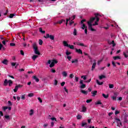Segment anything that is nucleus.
Listing matches in <instances>:
<instances>
[{"instance_id":"nucleus-49","label":"nucleus","mask_w":128,"mask_h":128,"mask_svg":"<svg viewBox=\"0 0 128 128\" xmlns=\"http://www.w3.org/2000/svg\"><path fill=\"white\" fill-rule=\"evenodd\" d=\"M82 78H83L84 80H86V76H81Z\"/></svg>"},{"instance_id":"nucleus-64","label":"nucleus","mask_w":128,"mask_h":128,"mask_svg":"<svg viewBox=\"0 0 128 128\" xmlns=\"http://www.w3.org/2000/svg\"><path fill=\"white\" fill-rule=\"evenodd\" d=\"M88 124L86 123H82V126H86Z\"/></svg>"},{"instance_id":"nucleus-30","label":"nucleus","mask_w":128,"mask_h":128,"mask_svg":"<svg viewBox=\"0 0 128 128\" xmlns=\"http://www.w3.org/2000/svg\"><path fill=\"white\" fill-rule=\"evenodd\" d=\"M15 14H10L9 18H14V16Z\"/></svg>"},{"instance_id":"nucleus-57","label":"nucleus","mask_w":128,"mask_h":128,"mask_svg":"<svg viewBox=\"0 0 128 128\" xmlns=\"http://www.w3.org/2000/svg\"><path fill=\"white\" fill-rule=\"evenodd\" d=\"M5 118H6V120H9L10 118V116H4Z\"/></svg>"},{"instance_id":"nucleus-63","label":"nucleus","mask_w":128,"mask_h":128,"mask_svg":"<svg viewBox=\"0 0 128 128\" xmlns=\"http://www.w3.org/2000/svg\"><path fill=\"white\" fill-rule=\"evenodd\" d=\"M48 126V124H44L43 126L44 128H46Z\"/></svg>"},{"instance_id":"nucleus-25","label":"nucleus","mask_w":128,"mask_h":128,"mask_svg":"<svg viewBox=\"0 0 128 128\" xmlns=\"http://www.w3.org/2000/svg\"><path fill=\"white\" fill-rule=\"evenodd\" d=\"M102 96L104 98H108V94L106 95V94H102Z\"/></svg>"},{"instance_id":"nucleus-13","label":"nucleus","mask_w":128,"mask_h":128,"mask_svg":"<svg viewBox=\"0 0 128 128\" xmlns=\"http://www.w3.org/2000/svg\"><path fill=\"white\" fill-rule=\"evenodd\" d=\"M113 58L114 60H120V56H115L113 57Z\"/></svg>"},{"instance_id":"nucleus-53","label":"nucleus","mask_w":128,"mask_h":128,"mask_svg":"<svg viewBox=\"0 0 128 128\" xmlns=\"http://www.w3.org/2000/svg\"><path fill=\"white\" fill-rule=\"evenodd\" d=\"M16 62H12L11 64V66H16Z\"/></svg>"},{"instance_id":"nucleus-2","label":"nucleus","mask_w":128,"mask_h":128,"mask_svg":"<svg viewBox=\"0 0 128 128\" xmlns=\"http://www.w3.org/2000/svg\"><path fill=\"white\" fill-rule=\"evenodd\" d=\"M33 48L34 49V52L36 54H38V56L40 54V52L38 51V46L36 44H33Z\"/></svg>"},{"instance_id":"nucleus-42","label":"nucleus","mask_w":128,"mask_h":128,"mask_svg":"<svg viewBox=\"0 0 128 128\" xmlns=\"http://www.w3.org/2000/svg\"><path fill=\"white\" fill-rule=\"evenodd\" d=\"M22 100H26V95H22L21 96Z\"/></svg>"},{"instance_id":"nucleus-10","label":"nucleus","mask_w":128,"mask_h":128,"mask_svg":"<svg viewBox=\"0 0 128 128\" xmlns=\"http://www.w3.org/2000/svg\"><path fill=\"white\" fill-rule=\"evenodd\" d=\"M8 60L5 59L3 61H2V64H8Z\"/></svg>"},{"instance_id":"nucleus-28","label":"nucleus","mask_w":128,"mask_h":128,"mask_svg":"<svg viewBox=\"0 0 128 128\" xmlns=\"http://www.w3.org/2000/svg\"><path fill=\"white\" fill-rule=\"evenodd\" d=\"M18 86H15V88L14 89V92H18Z\"/></svg>"},{"instance_id":"nucleus-58","label":"nucleus","mask_w":128,"mask_h":128,"mask_svg":"<svg viewBox=\"0 0 128 128\" xmlns=\"http://www.w3.org/2000/svg\"><path fill=\"white\" fill-rule=\"evenodd\" d=\"M67 58L68 60H72V56H67Z\"/></svg>"},{"instance_id":"nucleus-32","label":"nucleus","mask_w":128,"mask_h":128,"mask_svg":"<svg viewBox=\"0 0 128 128\" xmlns=\"http://www.w3.org/2000/svg\"><path fill=\"white\" fill-rule=\"evenodd\" d=\"M28 96H29V98H32V96H34V93H30L28 94Z\"/></svg>"},{"instance_id":"nucleus-36","label":"nucleus","mask_w":128,"mask_h":128,"mask_svg":"<svg viewBox=\"0 0 128 128\" xmlns=\"http://www.w3.org/2000/svg\"><path fill=\"white\" fill-rule=\"evenodd\" d=\"M92 102V100H87L86 102H87V104H90V102Z\"/></svg>"},{"instance_id":"nucleus-5","label":"nucleus","mask_w":128,"mask_h":128,"mask_svg":"<svg viewBox=\"0 0 128 128\" xmlns=\"http://www.w3.org/2000/svg\"><path fill=\"white\" fill-rule=\"evenodd\" d=\"M75 50L76 52H78V54H82V50L78 48H76Z\"/></svg>"},{"instance_id":"nucleus-7","label":"nucleus","mask_w":128,"mask_h":128,"mask_svg":"<svg viewBox=\"0 0 128 128\" xmlns=\"http://www.w3.org/2000/svg\"><path fill=\"white\" fill-rule=\"evenodd\" d=\"M91 94L93 95H92V96H96V94H98L97 90L92 91L91 92Z\"/></svg>"},{"instance_id":"nucleus-46","label":"nucleus","mask_w":128,"mask_h":128,"mask_svg":"<svg viewBox=\"0 0 128 128\" xmlns=\"http://www.w3.org/2000/svg\"><path fill=\"white\" fill-rule=\"evenodd\" d=\"M10 46H16V44L11 42L10 43Z\"/></svg>"},{"instance_id":"nucleus-52","label":"nucleus","mask_w":128,"mask_h":128,"mask_svg":"<svg viewBox=\"0 0 128 128\" xmlns=\"http://www.w3.org/2000/svg\"><path fill=\"white\" fill-rule=\"evenodd\" d=\"M50 120H55L56 122V118H50Z\"/></svg>"},{"instance_id":"nucleus-60","label":"nucleus","mask_w":128,"mask_h":128,"mask_svg":"<svg viewBox=\"0 0 128 128\" xmlns=\"http://www.w3.org/2000/svg\"><path fill=\"white\" fill-rule=\"evenodd\" d=\"M123 54L125 58H128V56L126 55V52H124Z\"/></svg>"},{"instance_id":"nucleus-14","label":"nucleus","mask_w":128,"mask_h":128,"mask_svg":"<svg viewBox=\"0 0 128 128\" xmlns=\"http://www.w3.org/2000/svg\"><path fill=\"white\" fill-rule=\"evenodd\" d=\"M8 81L7 79H6L4 81V86H8Z\"/></svg>"},{"instance_id":"nucleus-6","label":"nucleus","mask_w":128,"mask_h":128,"mask_svg":"<svg viewBox=\"0 0 128 128\" xmlns=\"http://www.w3.org/2000/svg\"><path fill=\"white\" fill-rule=\"evenodd\" d=\"M32 78L33 80H34L36 82H40V79H38V78L36 76H33Z\"/></svg>"},{"instance_id":"nucleus-29","label":"nucleus","mask_w":128,"mask_h":128,"mask_svg":"<svg viewBox=\"0 0 128 128\" xmlns=\"http://www.w3.org/2000/svg\"><path fill=\"white\" fill-rule=\"evenodd\" d=\"M52 62L54 64H58V62L56 60H52Z\"/></svg>"},{"instance_id":"nucleus-47","label":"nucleus","mask_w":128,"mask_h":128,"mask_svg":"<svg viewBox=\"0 0 128 128\" xmlns=\"http://www.w3.org/2000/svg\"><path fill=\"white\" fill-rule=\"evenodd\" d=\"M20 54H22V56H24V50H21L20 51Z\"/></svg>"},{"instance_id":"nucleus-55","label":"nucleus","mask_w":128,"mask_h":128,"mask_svg":"<svg viewBox=\"0 0 128 128\" xmlns=\"http://www.w3.org/2000/svg\"><path fill=\"white\" fill-rule=\"evenodd\" d=\"M8 104L9 106H12V102L10 101H8Z\"/></svg>"},{"instance_id":"nucleus-51","label":"nucleus","mask_w":128,"mask_h":128,"mask_svg":"<svg viewBox=\"0 0 128 128\" xmlns=\"http://www.w3.org/2000/svg\"><path fill=\"white\" fill-rule=\"evenodd\" d=\"M86 28V24H83L82 26V30H84V28Z\"/></svg>"},{"instance_id":"nucleus-45","label":"nucleus","mask_w":128,"mask_h":128,"mask_svg":"<svg viewBox=\"0 0 128 128\" xmlns=\"http://www.w3.org/2000/svg\"><path fill=\"white\" fill-rule=\"evenodd\" d=\"M112 64L114 68H116V63L114 61H112Z\"/></svg>"},{"instance_id":"nucleus-39","label":"nucleus","mask_w":128,"mask_h":128,"mask_svg":"<svg viewBox=\"0 0 128 128\" xmlns=\"http://www.w3.org/2000/svg\"><path fill=\"white\" fill-rule=\"evenodd\" d=\"M84 32L86 34H88V26H86V28L84 30Z\"/></svg>"},{"instance_id":"nucleus-3","label":"nucleus","mask_w":128,"mask_h":128,"mask_svg":"<svg viewBox=\"0 0 128 128\" xmlns=\"http://www.w3.org/2000/svg\"><path fill=\"white\" fill-rule=\"evenodd\" d=\"M45 38H50L52 40H54V35H50V34H46V36H44Z\"/></svg>"},{"instance_id":"nucleus-59","label":"nucleus","mask_w":128,"mask_h":128,"mask_svg":"<svg viewBox=\"0 0 128 128\" xmlns=\"http://www.w3.org/2000/svg\"><path fill=\"white\" fill-rule=\"evenodd\" d=\"M96 104H102V102L100 101H98L96 103Z\"/></svg>"},{"instance_id":"nucleus-11","label":"nucleus","mask_w":128,"mask_h":128,"mask_svg":"<svg viewBox=\"0 0 128 128\" xmlns=\"http://www.w3.org/2000/svg\"><path fill=\"white\" fill-rule=\"evenodd\" d=\"M96 82L98 86H102V84H104V82H100V81H98V80H96Z\"/></svg>"},{"instance_id":"nucleus-41","label":"nucleus","mask_w":128,"mask_h":128,"mask_svg":"<svg viewBox=\"0 0 128 128\" xmlns=\"http://www.w3.org/2000/svg\"><path fill=\"white\" fill-rule=\"evenodd\" d=\"M109 88H114V84H109Z\"/></svg>"},{"instance_id":"nucleus-16","label":"nucleus","mask_w":128,"mask_h":128,"mask_svg":"<svg viewBox=\"0 0 128 128\" xmlns=\"http://www.w3.org/2000/svg\"><path fill=\"white\" fill-rule=\"evenodd\" d=\"M39 32H40L41 34H46V31L42 30V28H39Z\"/></svg>"},{"instance_id":"nucleus-26","label":"nucleus","mask_w":128,"mask_h":128,"mask_svg":"<svg viewBox=\"0 0 128 128\" xmlns=\"http://www.w3.org/2000/svg\"><path fill=\"white\" fill-rule=\"evenodd\" d=\"M68 48H70V50H74V46L73 45L69 44Z\"/></svg>"},{"instance_id":"nucleus-50","label":"nucleus","mask_w":128,"mask_h":128,"mask_svg":"<svg viewBox=\"0 0 128 128\" xmlns=\"http://www.w3.org/2000/svg\"><path fill=\"white\" fill-rule=\"evenodd\" d=\"M38 100H39L40 102V104H42V98H40L38 97Z\"/></svg>"},{"instance_id":"nucleus-56","label":"nucleus","mask_w":128,"mask_h":128,"mask_svg":"<svg viewBox=\"0 0 128 128\" xmlns=\"http://www.w3.org/2000/svg\"><path fill=\"white\" fill-rule=\"evenodd\" d=\"M64 84H66V82H63L61 83V86H64Z\"/></svg>"},{"instance_id":"nucleus-44","label":"nucleus","mask_w":128,"mask_h":128,"mask_svg":"<svg viewBox=\"0 0 128 128\" xmlns=\"http://www.w3.org/2000/svg\"><path fill=\"white\" fill-rule=\"evenodd\" d=\"M72 24H74V22L72 20L70 21V26H72Z\"/></svg>"},{"instance_id":"nucleus-12","label":"nucleus","mask_w":128,"mask_h":128,"mask_svg":"<svg viewBox=\"0 0 128 128\" xmlns=\"http://www.w3.org/2000/svg\"><path fill=\"white\" fill-rule=\"evenodd\" d=\"M66 22V20L62 19L58 21L56 24H62V22Z\"/></svg>"},{"instance_id":"nucleus-40","label":"nucleus","mask_w":128,"mask_h":128,"mask_svg":"<svg viewBox=\"0 0 128 128\" xmlns=\"http://www.w3.org/2000/svg\"><path fill=\"white\" fill-rule=\"evenodd\" d=\"M8 106H4V107H3V110L4 112H6V110H8Z\"/></svg>"},{"instance_id":"nucleus-19","label":"nucleus","mask_w":128,"mask_h":128,"mask_svg":"<svg viewBox=\"0 0 128 128\" xmlns=\"http://www.w3.org/2000/svg\"><path fill=\"white\" fill-rule=\"evenodd\" d=\"M8 84H9V86H12V85L13 84L12 80H8Z\"/></svg>"},{"instance_id":"nucleus-8","label":"nucleus","mask_w":128,"mask_h":128,"mask_svg":"<svg viewBox=\"0 0 128 128\" xmlns=\"http://www.w3.org/2000/svg\"><path fill=\"white\" fill-rule=\"evenodd\" d=\"M78 34V30H76V28H74V30L73 32V35L76 36H77Z\"/></svg>"},{"instance_id":"nucleus-38","label":"nucleus","mask_w":128,"mask_h":128,"mask_svg":"<svg viewBox=\"0 0 128 128\" xmlns=\"http://www.w3.org/2000/svg\"><path fill=\"white\" fill-rule=\"evenodd\" d=\"M112 98L113 100H116V96H112Z\"/></svg>"},{"instance_id":"nucleus-62","label":"nucleus","mask_w":128,"mask_h":128,"mask_svg":"<svg viewBox=\"0 0 128 128\" xmlns=\"http://www.w3.org/2000/svg\"><path fill=\"white\" fill-rule=\"evenodd\" d=\"M120 114V111H118V110H116L115 111V114Z\"/></svg>"},{"instance_id":"nucleus-34","label":"nucleus","mask_w":128,"mask_h":128,"mask_svg":"<svg viewBox=\"0 0 128 128\" xmlns=\"http://www.w3.org/2000/svg\"><path fill=\"white\" fill-rule=\"evenodd\" d=\"M77 120H80L82 118V116L78 114V116H76Z\"/></svg>"},{"instance_id":"nucleus-21","label":"nucleus","mask_w":128,"mask_h":128,"mask_svg":"<svg viewBox=\"0 0 128 128\" xmlns=\"http://www.w3.org/2000/svg\"><path fill=\"white\" fill-rule=\"evenodd\" d=\"M77 46H84L86 48V46H85L83 43H77Z\"/></svg>"},{"instance_id":"nucleus-33","label":"nucleus","mask_w":128,"mask_h":128,"mask_svg":"<svg viewBox=\"0 0 128 128\" xmlns=\"http://www.w3.org/2000/svg\"><path fill=\"white\" fill-rule=\"evenodd\" d=\"M80 88H86V84H82Z\"/></svg>"},{"instance_id":"nucleus-61","label":"nucleus","mask_w":128,"mask_h":128,"mask_svg":"<svg viewBox=\"0 0 128 128\" xmlns=\"http://www.w3.org/2000/svg\"><path fill=\"white\" fill-rule=\"evenodd\" d=\"M75 80L76 82H78V77L75 76Z\"/></svg>"},{"instance_id":"nucleus-17","label":"nucleus","mask_w":128,"mask_h":128,"mask_svg":"<svg viewBox=\"0 0 128 128\" xmlns=\"http://www.w3.org/2000/svg\"><path fill=\"white\" fill-rule=\"evenodd\" d=\"M106 78V76L102 74L99 76L100 80H102V78Z\"/></svg>"},{"instance_id":"nucleus-1","label":"nucleus","mask_w":128,"mask_h":128,"mask_svg":"<svg viewBox=\"0 0 128 128\" xmlns=\"http://www.w3.org/2000/svg\"><path fill=\"white\" fill-rule=\"evenodd\" d=\"M95 17H92L90 18V20L88 22H90V24H92V22H93L94 20H96V22H100V17L102 16L100 14L98 13H95L94 14Z\"/></svg>"},{"instance_id":"nucleus-43","label":"nucleus","mask_w":128,"mask_h":128,"mask_svg":"<svg viewBox=\"0 0 128 128\" xmlns=\"http://www.w3.org/2000/svg\"><path fill=\"white\" fill-rule=\"evenodd\" d=\"M42 42H43L42 40H39V44L40 46H42Z\"/></svg>"},{"instance_id":"nucleus-27","label":"nucleus","mask_w":128,"mask_h":128,"mask_svg":"<svg viewBox=\"0 0 128 128\" xmlns=\"http://www.w3.org/2000/svg\"><path fill=\"white\" fill-rule=\"evenodd\" d=\"M109 44H112V46H116V43H114V40H112L110 43H109Z\"/></svg>"},{"instance_id":"nucleus-18","label":"nucleus","mask_w":128,"mask_h":128,"mask_svg":"<svg viewBox=\"0 0 128 128\" xmlns=\"http://www.w3.org/2000/svg\"><path fill=\"white\" fill-rule=\"evenodd\" d=\"M38 58V56L34 55L32 56V59L33 60H36V58Z\"/></svg>"},{"instance_id":"nucleus-15","label":"nucleus","mask_w":128,"mask_h":128,"mask_svg":"<svg viewBox=\"0 0 128 128\" xmlns=\"http://www.w3.org/2000/svg\"><path fill=\"white\" fill-rule=\"evenodd\" d=\"M63 44L64 45V46H67L68 48V46L70 45L68 44V42H66V41H64Z\"/></svg>"},{"instance_id":"nucleus-20","label":"nucleus","mask_w":128,"mask_h":128,"mask_svg":"<svg viewBox=\"0 0 128 128\" xmlns=\"http://www.w3.org/2000/svg\"><path fill=\"white\" fill-rule=\"evenodd\" d=\"M82 112H86V107L84 106H82Z\"/></svg>"},{"instance_id":"nucleus-23","label":"nucleus","mask_w":128,"mask_h":128,"mask_svg":"<svg viewBox=\"0 0 128 128\" xmlns=\"http://www.w3.org/2000/svg\"><path fill=\"white\" fill-rule=\"evenodd\" d=\"M96 62L93 63L92 65V70L94 68H96Z\"/></svg>"},{"instance_id":"nucleus-54","label":"nucleus","mask_w":128,"mask_h":128,"mask_svg":"<svg viewBox=\"0 0 128 128\" xmlns=\"http://www.w3.org/2000/svg\"><path fill=\"white\" fill-rule=\"evenodd\" d=\"M64 90L66 92H67V94H68V89H66V87L64 86Z\"/></svg>"},{"instance_id":"nucleus-31","label":"nucleus","mask_w":128,"mask_h":128,"mask_svg":"<svg viewBox=\"0 0 128 128\" xmlns=\"http://www.w3.org/2000/svg\"><path fill=\"white\" fill-rule=\"evenodd\" d=\"M54 64L52 62L51 64L50 65V68H54Z\"/></svg>"},{"instance_id":"nucleus-24","label":"nucleus","mask_w":128,"mask_h":128,"mask_svg":"<svg viewBox=\"0 0 128 128\" xmlns=\"http://www.w3.org/2000/svg\"><path fill=\"white\" fill-rule=\"evenodd\" d=\"M72 64H78V59H75L72 61Z\"/></svg>"},{"instance_id":"nucleus-9","label":"nucleus","mask_w":128,"mask_h":128,"mask_svg":"<svg viewBox=\"0 0 128 128\" xmlns=\"http://www.w3.org/2000/svg\"><path fill=\"white\" fill-rule=\"evenodd\" d=\"M62 76H63L64 78H66L68 76V73L66 71H64L62 72Z\"/></svg>"},{"instance_id":"nucleus-48","label":"nucleus","mask_w":128,"mask_h":128,"mask_svg":"<svg viewBox=\"0 0 128 128\" xmlns=\"http://www.w3.org/2000/svg\"><path fill=\"white\" fill-rule=\"evenodd\" d=\"M58 80H54V86H58Z\"/></svg>"},{"instance_id":"nucleus-35","label":"nucleus","mask_w":128,"mask_h":128,"mask_svg":"<svg viewBox=\"0 0 128 128\" xmlns=\"http://www.w3.org/2000/svg\"><path fill=\"white\" fill-rule=\"evenodd\" d=\"M70 54H72V52H68V50H66V55L68 56H70Z\"/></svg>"},{"instance_id":"nucleus-37","label":"nucleus","mask_w":128,"mask_h":128,"mask_svg":"<svg viewBox=\"0 0 128 128\" xmlns=\"http://www.w3.org/2000/svg\"><path fill=\"white\" fill-rule=\"evenodd\" d=\"M32 114H34V110H30V116H32Z\"/></svg>"},{"instance_id":"nucleus-22","label":"nucleus","mask_w":128,"mask_h":128,"mask_svg":"<svg viewBox=\"0 0 128 128\" xmlns=\"http://www.w3.org/2000/svg\"><path fill=\"white\" fill-rule=\"evenodd\" d=\"M81 92L84 94H86V95L88 94V91H86L84 90H81Z\"/></svg>"},{"instance_id":"nucleus-4","label":"nucleus","mask_w":128,"mask_h":128,"mask_svg":"<svg viewBox=\"0 0 128 128\" xmlns=\"http://www.w3.org/2000/svg\"><path fill=\"white\" fill-rule=\"evenodd\" d=\"M88 28L89 30H90L92 32H96V30L92 28V23L88 22Z\"/></svg>"}]
</instances>
